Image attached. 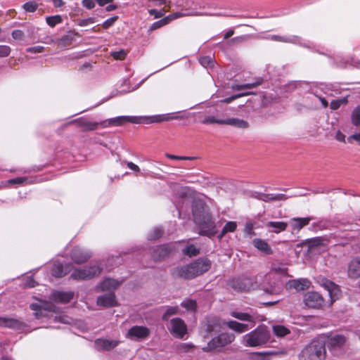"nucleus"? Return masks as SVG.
<instances>
[{
  "label": "nucleus",
  "mask_w": 360,
  "mask_h": 360,
  "mask_svg": "<svg viewBox=\"0 0 360 360\" xmlns=\"http://www.w3.org/2000/svg\"><path fill=\"white\" fill-rule=\"evenodd\" d=\"M193 215L194 222L198 226L200 234L208 237L217 233L216 226L212 215L201 202H195L193 205Z\"/></svg>",
  "instance_id": "f257e3e1"
},
{
  "label": "nucleus",
  "mask_w": 360,
  "mask_h": 360,
  "mask_svg": "<svg viewBox=\"0 0 360 360\" xmlns=\"http://www.w3.org/2000/svg\"><path fill=\"white\" fill-rule=\"evenodd\" d=\"M212 266L211 261L205 257H200L194 262L173 269L174 276L184 279H192L208 271Z\"/></svg>",
  "instance_id": "f03ea898"
},
{
  "label": "nucleus",
  "mask_w": 360,
  "mask_h": 360,
  "mask_svg": "<svg viewBox=\"0 0 360 360\" xmlns=\"http://www.w3.org/2000/svg\"><path fill=\"white\" fill-rule=\"evenodd\" d=\"M270 339V333L264 326H259L242 338L245 347H257L265 345Z\"/></svg>",
  "instance_id": "7ed1b4c3"
},
{
  "label": "nucleus",
  "mask_w": 360,
  "mask_h": 360,
  "mask_svg": "<svg viewBox=\"0 0 360 360\" xmlns=\"http://www.w3.org/2000/svg\"><path fill=\"white\" fill-rule=\"evenodd\" d=\"M326 353L324 342L320 340H314L302 349L299 360H324Z\"/></svg>",
  "instance_id": "20e7f679"
},
{
  "label": "nucleus",
  "mask_w": 360,
  "mask_h": 360,
  "mask_svg": "<svg viewBox=\"0 0 360 360\" xmlns=\"http://www.w3.org/2000/svg\"><path fill=\"white\" fill-rule=\"evenodd\" d=\"M102 270L103 266L101 263L96 262L89 266L73 269L70 278L74 280H89L100 275Z\"/></svg>",
  "instance_id": "39448f33"
},
{
  "label": "nucleus",
  "mask_w": 360,
  "mask_h": 360,
  "mask_svg": "<svg viewBox=\"0 0 360 360\" xmlns=\"http://www.w3.org/2000/svg\"><path fill=\"white\" fill-rule=\"evenodd\" d=\"M228 285L236 292H248L257 288V283L252 278H233Z\"/></svg>",
  "instance_id": "423d86ee"
},
{
  "label": "nucleus",
  "mask_w": 360,
  "mask_h": 360,
  "mask_svg": "<svg viewBox=\"0 0 360 360\" xmlns=\"http://www.w3.org/2000/svg\"><path fill=\"white\" fill-rule=\"evenodd\" d=\"M142 116H118L101 122V126L103 128L112 126H122L126 123L141 124L143 123Z\"/></svg>",
  "instance_id": "0eeeda50"
},
{
  "label": "nucleus",
  "mask_w": 360,
  "mask_h": 360,
  "mask_svg": "<svg viewBox=\"0 0 360 360\" xmlns=\"http://www.w3.org/2000/svg\"><path fill=\"white\" fill-rule=\"evenodd\" d=\"M235 336L232 333H224L212 339L207 346L203 348L204 351H211L222 347L233 341Z\"/></svg>",
  "instance_id": "6e6552de"
},
{
  "label": "nucleus",
  "mask_w": 360,
  "mask_h": 360,
  "mask_svg": "<svg viewBox=\"0 0 360 360\" xmlns=\"http://www.w3.org/2000/svg\"><path fill=\"white\" fill-rule=\"evenodd\" d=\"M181 114V112H176L154 116H142V118H143V123H158L172 120H182L186 117L185 115Z\"/></svg>",
  "instance_id": "1a4fd4ad"
},
{
  "label": "nucleus",
  "mask_w": 360,
  "mask_h": 360,
  "mask_svg": "<svg viewBox=\"0 0 360 360\" xmlns=\"http://www.w3.org/2000/svg\"><path fill=\"white\" fill-rule=\"evenodd\" d=\"M30 308L35 311L34 316L37 319L47 316L48 312H56V306L52 302L47 301L31 304Z\"/></svg>",
  "instance_id": "9d476101"
},
{
  "label": "nucleus",
  "mask_w": 360,
  "mask_h": 360,
  "mask_svg": "<svg viewBox=\"0 0 360 360\" xmlns=\"http://www.w3.org/2000/svg\"><path fill=\"white\" fill-rule=\"evenodd\" d=\"M168 329L176 338H182L187 333V327L184 321L179 318H174L170 321Z\"/></svg>",
  "instance_id": "9b49d317"
},
{
  "label": "nucleus",
  "mask_w": 360,
  "mask_h": 360,
  "mask_svg": "<svg viewBox=\"0 0 360 360\" xmlns=\"http://www.w3.org/2000/svg\"><path fill=\"white\" fill-rule=\"evenodd\" d=\"M304 303L310 308H321L324 304V300L316 292H308L304 295Z\"/></svg>",
  "instance_id": "f8f14e48"
},
{
  "label": "nucleus",
  "mask_w": 360,
  "mask_h": 360,
  "mask_svg": "<svg viewBox=\"0 0 360 360\" xmlns=\"http://www.w3.org/2000/svg\"><path fill=\"white\" fill-rule=\"evenodd\" d=\"M193 14H195V13H191V12H188V13L175 12L174 13H172V14L162 18L161 20H160L158 21L153 22L150 26V30H157V29L160 28L166 25H168L169 23H170L171 22H172L173 20H174L176 19L183 18V17H186L187 15H193Z\"/></svg>",
  "instance_id": "ddd939ff"
},
{
  "label": "nucleus",
  "mask_w": 360,
  "mask_h": 360,
  "mask_svg": "<svg viewBox=\"0 0 360 360\" xmlns=\"http://www.w3.org/2000/svg\"><path fill=\"white\" fill-rule=\"evenodd\" d=\"M150 335V330L142 326H134L129 329L127 338L134 340L147 338Z\"/></svg>",
  "instance_id": "4468645a"
},
{
  "label": "nucleus",
  "mask_w": 360,
  "mask_h": 360,
  "mask_svg": "<svg viewBox=\"0 0 360 360\" xmlns=\"http://www.w3.org/2000/svg\"><path fill=\"white\" fill-rule=\"evenodd\" d=\"M92 256L90 250L80 247L75 248L71 252V258L77 264L84 263Z\"/></svg>",
  "instance_id": "2eb2a0df"
},
{
  "label": "nucleus",
  "mask_w": 360,
  "mask_h": 360,
  "mask_svg": "<svg viewBox=\"0 0 360 360\" xmlns=\"http://www.w3.org/2000/svg\"><path fill=\"white\" fill-rule=\"evenodd\" d=\"M322 285L328 290L331 303L340 298L341 291L338 285L328 279H324Z\"/></svg>",
  "instance_id": "dca6fc26"
},
{
  "label": "nucleus",
  "mask_w": 360,
  "mask_h": 360,
  "mask_svg": "<svg viewBox=\"0 0 360 360\" xmlns=\"http://www.w3.org/2000/svg\"><path fill=\"white\" fill-rule=\"evenodd\" d=\"M119 343L120 342L115 340L98 338L95 340L94 345L97 350L109 351L116 347Z\"/></svg>",
  "instance_id": "f3484780"
},
{
  "label": "nucleus",
  "mask_w": 360,
  "mask_h": 360,
  "mask_svg": "<svg viewBox=\"0 0 360 360\" xmlns=\"http://www.w3.org/2000/svg\"><path fill=\"white\" fill-rule=\"evenodd\" d=\"M194 2L191 0H174V5L177 8H181V13H188L191 12L194 13L193 15H189L188 16H197L202 15V13H200L195 10L193 9V5Z\"/></svg>",
  "instance_id": "a211bd4d"
},
{
  "label": "nucleus",
  "mask_w": 360,
  "mask_h": 360,
  "mask_svg": "<svg viewBox=\"0 0 360 360\" xmlns=\"http://www.w3.org/2000/svg\"><path fill=\"white\" fill-rule=\"evenodd\" d=\"M73 295L72 292L53 291L49 299L56 303H68L73 298Z\"/></svg>",
  "instance_id": "6ab92c4d"
},
{
  "label": "nucleus",
  "mask_w": 360,
  "mask_h": 360,
  "mask_svg": "<svg viewBox=\"0 0 360 360\" xmlns=\"http://www.w3.org/2000/svg\"><path fill=\"white\" fill-rule=\"evenodd\" d=\"M266 39L275 41H280L283 43H290L294 44H300L302 45V39L299 36L297 35H288V36H280L276 34L269 35V37H266ZM303 46H304L303 44Z\"/></svg>",
  "instance_id": "aec40b11"
},
{
  "label": "nucleus",
  "mask_w": 360,
  "mask_h": 360,
  "mask_svg": "<svg viewBox=\"0 0 360 360\" xmlns=\"http://www.w3.org/2000/svg\"><path fill=\"white\" fill-rule=\"evenodd\" d=\"M252 197L264 202H269L271 200L279 201L288 199V197L282 193L267 194L263 193L254 192L252 194Z\"/></svg>",
  "instance_id": "412c9836"
},
{
  "label": "nucleus",
  "mask_w": 360,
  "mask_h": 360,
  "mask_svg": "<svg viewBox=\"0 0 360 360\" xmlns=\"http://www.w3.org/2000/svg\"><path fill=\"white\" fill-rule=\"evenodd\" d=\"M96 303L102 307H112L117 305L115 295L112 292L99 296L97 298Z\"/></svg>",
  "instance_id": "4be33fe9"
},
{
  "label": "nucleus",
  "mask_w": 360,
  "mask_h": 360,
  "mask_svg": "<svg viewBox=\"0 0 360 360\" xmlns=\"http://www.w3.org/2000/svg\"><path fill=\"white\" fill-rule=\"evenodd\" d=\"M121 284V282L118 281L117 280L107 278L104 279L102 282L100 283V284L96 287L97 291H105V290H113L117 288Z\"/></svg>",
  "instance_id": "5701e85b"
},
{
  "label": "nucleus",
  "mask_w": 360,
  "mask_h": 360,
  "mask_svg": "<svg viewBox=\"0 0 360 360\" xmlns=\"http://www.w3.org/2000/svg\"><path fill=\"white\" fill-rule=\"evenodd\" d=\"M70 271V265L63 264L60 262H56L53 264L51 270V274L57 278H60Z\"/></svg>",
  "instance_id": "b1692460"
},
{
  "label": "nucleus",
  "mask_w": 360,
  "mask_h": 360,
  "mask_svg": "<svg viewBox=\"0 0 360 360\" xmlns=\"http://www.w3.org/2000/svg\"><path fill=\"white\" fill-rule=\"evenodd\" d=\"M174 250V246L172 244H165L155 248L153 251V257L154 259H161L167 256Z\"/></svg>",
  "instance_id": "393cba45"
},
{
  "label": "nucleus",
  "mask_w": 360,
  "mask_h": 360,
  "mask_svg": "<svg viewBox=\"0 0 360 360\" xmlns=\"http://www.w3.org/2000/svg\"><path fill=\"white\" fill-rule=\"evenodd\" d=\"M310 281L307 278H299L290 281L287 283L289 288H294L297 291L304 290L310 287Z\"/></svg>",
  "instance_id": "a878e982"
},
{
  "label": "nucleus",
  "mask_w": 360,
  "mask_h": 360,
  "mask_svg": "<svg viewBox=\"0 0 360 360\" xmlns=\"http://www.w3.org/2000/svg\"><path fill=\"white\" fill-rule=\"evenodd\" d=\"M347 273L351 278L360 277V257H356L349 262Z\"/></svg>",
  "instance_id": "bb28decb"
},
{
  "label": "nucleus",
  "mask_w": 360,
  "mask_h": 360,
  "mask_svg": "<svg viewBox=\"0 0 360 360\" xmlns=\"http://www.w3.org/2000/svg\"><path fill=\"white\" fill-rule=\"evenodd\" d=\"M345 343V338L343 335H336L328 339V347L330 351L334 352L342 348Z\"/></svg>",
  "instance_id": "cd10ccee"
},
{
  "label": "nucleus",
  "mask_w": 360,
  "mask_h": 360,
  "mask_svg": "<svg viewBox=\"0 0 360 360\" xmlns=\"http://www.w3.org/2000/svg\"><path fill=\"white\" fill-rule=\"evenodd\" d=\"M72 122L77 123L79 127H82L83 131H93L101 125V122H92L82 117L75 120Z\"/></svg>",
  "instance_id": "c85d7f7f"
},
{
  "label": "nucleus",
  "mask_w": 360,
  "mask_h": 360,
  "mask_svg": "<svg viewBox=\"0 0 360 360\" xmlns=\"http://www.w3.org/2000/svg\"><path fill=\"white\" fill-rule=\"evenodd\" d=\"M231 316L243 321L253 322L257 319V315L251 311V312H242L238 311H233L231 312Z\"/></svg>",
  "instance_id": "c756f323"
},
{
  "label": "nucleus",
  "mask_w": 360,
  "mask_h": 360,
  "mask_svg": "<svg viewBox=\"0 0 360 360\" xmlns=\"http://www.w3.org/2000/svg\"><path fill=\"white\" fill-rule=\"evenodd\" d=\"M219 326L217 320H207L202 324L200 333L205 338L212 332L217 331L219 329Z\"/></svg>",
  "instance_id": "7c9ffc66"
},
{
  "label": "nucleus",
  "mask_w": 360,
  "mask_h": 360,
  "mask_svg": "<svg viewBox=\"0 0 360 360\" xmlns=\"http://www.w3.org/2000/svg\"><path fill=\"white\" fill-rule=\"evenodd\" d=\"M253 246L257 248L259 251L262 252L265 255H271L273 250L269 243L263 239L255 238L252 240Z\"/></svg>",
  "instance_id": "2f4dec72"
},
{
  "label": "nucleus",
  "mask_w": 360,
  "mask_h": 360,
  "mask_svg": "<svg viewBox=\"0 0 360 360\" xmlns=\"http://www.w3.org/2000/svg\"><path fill=\"white\" fill-rule=\"evenodd\" d=\"M0 326L20 330L22 328V324L15 319L0 317Z\"/></svg>",
  "instance_id": "473e14b6"
},
{
  "label": "nucleus",
  "mask_w": 360,
  "mask_h": 360,
  "mask_svg": "<svg viewBox=\"0 0 360 360\" xmlns=\"http://www.w3.org/2000/svg\"><path fill=\"white\" fill-rule=\"evenodd\" d=\"M223 124L230 125L239 129H245L249 126L247 121L235 117L224 119Z\"/></svg>",
  "instance_id": "72a5a7b5"
},
{
  "label": "nucleus",
  "mask_w": 360,
  "mask_h": 360,
  "mask_svg": "<svg viewBox=\"0 0 360 360\" xmlns=\"http://www.w3.org/2000/svg\"><path fill=\"white\" fill-rule=\"evenodd\" d=\"M312 219L311 217H296L291 219L290 225L293 230L300 231L304 226L309 224L310 221Z\"/></svg>",
  "instance_id": "f704fd0d"
},
{
  "label": "nucleus",
  "mask_w": 360,
  "mask_h": 360,
  "mask_svg": "<svg viewBox=\"0 0 360 360\" xmlns=\"http://www.w3.org/2000/svg\"><path fill=\"white\" fill-rule=\"evenodd\" d=\"M267 228H272L270 232L279 233L286 229L288 224L284 221H269L266 224Z\"/></svg>",
  "instance_id": "c9c22d12"
},
{
  "label": "nucleus",
  "mask_w": 360,
  "mask_h": 360,
  "mask_svg": "<svg viewBox=\"0 0 360 360\" xmlns=\"http://www.w3.org/2000/svg\"><path fill=\"white\" fill-rule=\"evenodd\" d=\"M226 324L230 329L237 333H243L249 329L248 324L241 323L236 321H228L226 322Z\"/></svg>",
  "instance_id": "e433bc0d"
},
{
  "label": "nucleus",
  "mask_w": 360,
  "mask_h": 360,
  "mask_svg": "<svg viewBox=\"0 0 360 360\" xmlns=\"http://www.w3.org/2000/svg\"><path fill=\"white\" fill-rule=\"evenodd\" d=\"M263 290L269 294L279 295L282 291V284L279 281L274 282L273 284L264 285Z\"/></svg>",
  "instance_id": "4c0bfd02"
},
{
  "label": "nucleus",
  "mask_w": 360,
  "mask_h": 360,
  "mask_svg": "<svg viewBox=\"0 0 360 360\" xmlns=\"http://www.w3.org/2000/svg\"><path fill=\"white\" fill-rule=\"evenodd\" d=\"M76 37H79V35L77 33L69 32L58 40V45L62 46H68L76 39Z\"/></svg>",
  "instance_id": "58836bf2"
},
{
  "label": "nucleus",
  "mask_w": 360,
  "mask_h": 360,
  "mask_svg": "<svg viewBox=\"0 0 360 360\" xmlns=\"http://www.w3.org/2000/svg\"><path fill=\"white\" fill-rule=\"evenodd\" d=\"M273 332L277 337H284L290 333V330L281 325H275L273 326Z\"/></svg>",
  "instance_id": "ea45409f"
},
{
  "label": "nucleus",
  "mask_w": 360,
  "mask_h": 360,
  "mask_svg": "<svg viewBox=\"0 0 360 360\" xmlns=\"http://www.w3.org/2000/svg\"><path fill=\"white\" fill-rule=\"evenodd\" d=\"M261 84V81L258 80L252 83H247L243 84H233L232 89L237 91H241L244 89H250L255 88Z\"/></svg>",
  "instance_id": "a19ab883"
},
{
  "label": "nucleus",
  "mask_w": 360,
  "mask_h": 360,
  "mask_svg": "<svg viewBox=\"0 0 360 360\" xmlns=\"http://www.w3.org/2000/svg\"><path fill=\"white\" fill-rule=\"evenodd\" d=\"M351 122L355 126H360V105L356 106L352 110Z\"/></svg>",
  "instance_id": "79ce46f5"
},
{
  "label": "nucleus",
  "mask_w": 360,
  "mask_h": 360,
  "mask_svg": "<svg viewBox=\"0 0 360 360\" xmlns=\"http://www.w3.org/2000/svg\"><path fill=\"white\" fill-rule=\"evenodd\" d=\"M182 252L185 255H187L189 257L196 256L200 253L199 249L193 245H186L182 250Z\"/></svg>",
  "instance_id": "37998d69"
},
{
  "label": "nucleus",
  "mask_w": 360,
  "mask_h": 360,
  "mask_svg": "<svg viewBox=\"0 0 360 360\" xmlns=\"http://www.w3.org/2000/svg\"><path fill=\"white\" fill-rule=\"evenodd\" d=\"M46 22L51 27H54L56 25L63 22V18L60 15L47 16Z\"/></svg>",
  "instance_id": "c03bdc74"
},
{
  "label": "nucleus",
  "mask_w": 360,
  "mask_h": 360,
  "mask_svg": "<svg viewBox=\"0 0 360 360\" xmlns=\"http://www.w3.org/2000/svg\"><path fill=\"white\" fill-rule=\"evenodd\" d=\"M30 183H31V181L29 180V179L25 176L16 177V178L11 179L8 181V184L10 185L18 184V185L25 186V185L29 184Z\"/></svg>",
  "instance_id": "a18cd8bd"
},
{
  "label": "nucleus",
  "mask_w": 360,
  "mask_h": 360,
  "mask_svg": "<svg viewBox=\"0 0 360 360\" xmlns=\"http://www.w3.org/2000/svg\"><path fill=\"white\" fill-rule=\"evenodd\" d=\"M200 63L205 68H212L214 61L211 56H202L199 58Z\"/></svg>",
  "instance_id": "49530a36"
},
{
  "label": "nucleus",
  "mask_w": 360,
  "mask_h": 360,
  "mask_svg": "<svg viewBox=\"0 0 360 360\" xmlns=\"http://www.w3.org/2000/svg\"><path fill=\"white\" fill-rule=\"evenodd\" d=\"M237 228V223L236 221H228L222 229V235H225L229 232H234Z\"/></svg>",
  "instance_id": "de8ad7c7"
},
{
  "label": "nucleus",
  "mask_w": 360,
  "mask_h": 360,
  "mask_svg": "<svg viewBox=\"0 0 360 360\" xmlns=\"http://www.w3.org/2000/svg\"><path fill=\"white\" fill-rule=\"evenodd\" d=\"M22 8L27 12L33 13L37 9L38 4L35 1H31L24 4Z\"/></svg>",
  "instance_id": "09e8293b"
},
{
  "label": "nucleus",
  "mask_w": 360,
  "mask_h": 360,
  "mask_svg": "<svg viewBox=\"0 0 360 360\" xmlns=\"http://www.w3.org/2000/svg\"><path fill=\"white\" fill-rule=\"evenodd\" d=\"M347 98L346 97H344L342 98H340V99H338V100H333L331 103H330V108L332 110H337L343 104H346L347 103Z\"/></svg>",
  "instance_id": "8fccbe9b"
},
{
  "label": "nucleus",
  "mask_w": 360,
  "mask_h": 360,
  "mask_svg": "<svg viewBox=\"0 0 360 360\" xmlns=\"http://www.w3.org/2000/svg\"><path fill=\"white\" fill-rule=\"evenodd\" d=\"M110 55L113 57L114 59L122 60L126 58L127 51L124 49H121L117 51H112Z\"/></svg>",
  "instance_id": "3c124183"
},
{
  "label": "nucleus",
  "mask_w": 360,
  "mask_h": 360,
  "mask_svg": "<svg viewBox=\"0 0 360 360\" xmlns=\"http://www.w3.org/2000/svg\"><path fill=\"white\" fill-rule=\"evenodd\" d=\"M163 231L160 228H155L151 232L148 234L149 240H157L162 236Z\"/></svg>",
  "instance_id": "603ef678"
},
{
  "label": "nucleus",
  "mask_w": 360,
  "mask_h": 360,
  "mask_svg": "<svg viewBox=\"0 0 360 360\" xmlns=\"http://www.w3.org/2000/svg\"><path fill=\"white\" fill-rule=\"evenodd\" d=\"M223 121L224 119H217L214 116H207L202 120V123L223 124Z\"/></svg>",
  "instance_id": "864d4df0"
},
{
  "label": "nucleus",
  "mask_w": 360,
  "mask_h": 360,
  "mask_svg": "<svg viewBox=\"0 0 360 360\" xmlns=\"http://www.w3.org/2000/svg\"><path fill=\"white\" fill-rule=\"evenodd\" d=\"M287 268L284 266H272L270 274H278V275H286L287 274Z\"/></svg>",
  "instance_id": "5fc2aeb1"
},
{
  "label": "nucleus",
  "mask_w": 360,
  "mask_h": 360,
  "mask_svg": "<svg viewBox=\"0 0 360 360\" xmlns=\"http://www.w3.org/2000/svg\"><path fill=\"white\" fill-rule=\"evenodd\" d=\"M178 310H179V308L177 307H170L167 308V309L166 310V311L165 312V314L162 316V319L167 320L169 316H170L173 314H177Z\"/></svg>",
  "instance_id": "6e6d98bb"
},
{
  "label": "nucleus",
  "mask_w": 360,
  "mask_h": 360,
  "mask_svg": "<svg viewBox=\"0 0 360 360\" xmlns=\"http://www.w3.org/2000/svg\"><path fill=\"white\" fill-rule=\"evenodd\" d=\"M181 305L188 310H195L196 308V302L192 300L184 301Z\"/></svg>",
  "instance_id": "4d7b16f0"
},
{
  "label": "nucleus",
  "mask_w": 360,
  "mask_h": 360,
  "mask_svg": "<svg viewBox=\"0 0 360 360\" xmlns=\"http://www.w3.org/2000/svg\"><path fill=\"white\" fill-rule=\"evenodd\" d=\"M11 49L6 45H0V58H5L10 55Z\"/></svg>",
  "instance_id": "13d9d810"
},
{
  "label": "nucleus",
  "mask_w": 360,
  "mask_h": 360,
  "mask_svg": "<svg viewBox=\"0 0 360 360\" xmlns=\"http://www.w3.org/2000/svg\"><path fill=\"white\" fill-rule=\"evenodd\" d=\"M249 94H250V92L238 94L233 95L231 97L226 98L222 100L221 101L225 103H229L236 98H240V97H243V96H247Z\"/></svg>",
  "instance_id": "bf43d9fd"
},
{
  "label": "nucleus",
  "mask_w": 360,
  "mask_h": 360,
  "mask_svg": "<svg viewBox=\"0 0 360 360\" xmlns=\"http://www.w3.org/2000/svg\"><path fill=\"white\" fill-rule=\"evenodd\" d=\"M12 37L15 40L22 41L25 38L24 32L20 30H15L11 33Z\"/></svg>",
  "instance_id": "052dcab7"
},
{
  "label": "nucleus",
  "mask_w": 360,
  "mask_h": 360,
  "mask_svg": "<svg viewBox=\"0 0 360 360\" xmlns=\"http://www.w3.org/2000/svg\"><path fill=\"white\" fill-rule=\"evenodd\" d=\"M117 18H118L117 16H113V17H111V18L107 19L106 20H105L103 22V27L104 29H108L109 27H110L111 26H112L114 25L115 21L117 20Z\"/></svg>",
  "instance_id": "680f3d73"
},
{
  "label": "nucleus",
  "mask_w": 360,
  "mask_h": 360,
  "mask_svg": "<svg viewBox=\"0 0 360 360\" xmlns=\"http://www.w3.org/2000/svg\"><path fill=\"white\" fill-rule=\"evenodd\" d=\"M323 244V239L321 238H314L309 241V248L319 246Z\"/></svg>",
  "instance_id": "e2e57ef3"
},
{
  "label": "nucleus",
  "mask_w": 360,
  "mask_h": 360,
  "mask_svg": "<svg viewBox=\"0 0 360 360\" xmlns=\"http://www.w3.org/2000/svg\"><path fill=\"white\" fill-rule=\"evenodd\" d=\"M148 13L150 15H153L155 18H162L165 15V13L163 12V11H162V10L158 11L155 8L150 9L148 11Z\"/></svg>",
  "instance_id": "0e129e2a"
},
{
  "label": "nucleus",
  "mask_w": 360,
  "mask_h": 360,
  "mask_svg": "<svg viewBox=\"0 0 360 360\" xmlns=\"http://www.w3.org/2000/svg\"><path fill=\"white\" fill-rule=\"evenodd\" d=\"M44 49V47L42 46H36L32 47H29L26 49V51L32 53H41Z\"/></svg>",
  "instance_id": "69168bd1"
},
{
  "label": "nucleus",
  "mask_w": 360,
  "mask_h": 360,
  "mask_svg": "<svg viewBox=\"0 0 360 360\" xmlns=\"http://www.w3.org/2000/svg\"><path fill=\"white\" fill-rule=\"evenodd\" d=\"M253 229H254L253 223H252V222H247L245 224V228H244V231L248 235L251 236V235H253L255 233L254 231H253Z\"/></svg>",
  "instance_id": "338daca9"
},
{
  "label": "nucleus",
  "mask_w": 360,
  "mask_h": 360,
  "mask_svg": "<svg viewBox=\"0 0 360 360\" xmlns=\"http://www.w3.org/2000/svg\"><path fill=\"white\" fill-rule=\"evenodd\" d=\"M95 22H96L95 18H86V19H83V20H79V22H78V25L79 26L84 27V26L89 25L90 24H93Z\"/></svg>",
  "instance_id": "774afa93"
}]
</instances>
